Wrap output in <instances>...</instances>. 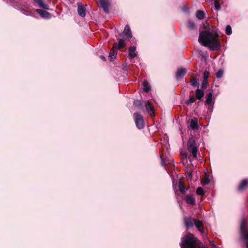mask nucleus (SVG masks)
<instances>
[{"label":"nucleus","mask_w":248,"mask_h":248,"mask_svg":"<svg viewBox=\"0 0 248 248\" xmlns=\"http://www.w3.org/2000/svg\"><path fill=\"white\" fill-rule=\"evenodd\" d=\"M248 186V181L247 180H243L238 186V190L242 191Z\"/></svg>","instance_id":"obj_19"},{"label":"nucleus","mask_w":248,"mask_h":248,"mask_svg":"<svg viewBox=\"0 0 248 248\" xmlns=\"http://www.w3.org/2000/svg\"><path fill=\"white\" fill-rule=\"evenodd\" d=\"M214 5H215V8L217 10H219V9H220V4L217 1H215V2H214Z\"/></svg>","instance_id":"obj_34"},{"label":"nucleus","mask_w":248,"mask_h":248,"mask_svg":"<svg viewBox=\"0 0 248 248\" xmlns=\"http://www.w3.org/2000/svg\"><path fill=\"white\" fill-rule=\"evenodd\" d=\"M118 43L116 44V47H121L124 46H125V42L124 40L122 39H118Z\"/></svg>","instance_id":"obj_24"},{"label":"nucleus","mask_w":248,"mask_h":248,"mask_svg":"<svg viewBox=\"0 0 248 248\" xmlns=\"http://www.w3.org/2000/svg\"><path fill=\"white\" fill-rule=\"evenodd\" d=\"M100 58L103 60L104 61H106V58L103 55H100Z\"/></svg>","instance_id":"obj_35"},{"label":"nucleus","mask_w":248,"mask_h":248,"mask_svg":"<svg viewBox=\"0 0 248 248\" xmlns=\"http://www.w3.org/2000/svg\"><path fill=\"white\" fill-rule=\"evenodd\" d=\"M145 107L147 110L150 113V115L151 116H154V109L152 107L151 104L149 102H147L146 104Z\"/></svg>","instance_id":"obj_21"},{"label":"nucleus","mask_w":248,"mask_h":248,"mask_svg":"<svg viewBox=\"0 0 248 248\" xmlns=\"http://www.w3.org/2000/svg\"><path fill=\"white\" fill-rule=\"evenodd\" d=\"M246 246H247V248H248V242L246 243Z\"/></svg>","instance_id":"obj_36"},{"label":"nucleus","mask_w":248,"mask_h":248,"mask_svg":"<svg viewBox=\"0 0 248 248\" xmlns=\"http://www.w3.org/2000/svg\"><path fill=\"white\" fill-rule=\"evenodd\" d=\"M196 97L198 100H202L204 95V91L202 89H197L195 91Z\"/></svg>","instance_id":"obj_13"},{"label":"nucleus","mask_w":248,"mask_h":248,"mask_svg":"<svg viewBox=\"0 0 248 248\" xmlns=\"http://www.w3.org/2000/svg\"><path fill=\"white\" fill-rule=\"evenodd\" d=\"M207 80H203L202 85V90H203L204 89H205L207 86Z\"/></svg>","instance_id":"obj_32"},{"label":"nucleus","mask_w":248,"mask_h":248,"mask_svg":"<svg viewBox=\"0 0 248 248\" xmlns=\"http://www.w3.org/2000/svg\"><path fill=\"white\" fill-rule=\"evenodd\" d=\"M121 36H125L128 38H131L132 37V34L128 25H126L124 29V31L120 34Z\"/></svg>","instance_id":"obj_6"},{"label":"nucleus","mask_w":248,"mask_h":248,"mask_svg":"<svg viewBox=\"0 0 248 248\" xmlns=\"http://www.w3.org/2000/svg\"><path fill=\"white\" fill-rule=\"evenodd\" d=\"M196 193L199 195H202L204 194L203 189L202 187H199L196 190Z\"/></svg>","instance_id":"obj_28"},{"label":"nucleus","mask_w":248,"mask_h":248,"mask_svg":"<svg viewBox=\"0 0 248 248\" xmlns=\"http://www.w3.org/2000/svg\"><path fill=\"white\" fill-rule=\"evenodd\" d=\"M242 236L246 241H248V228L246 220L243 218L240 225Z\"/></svg>","instance_id":"obj_3"},{"label":"nucleus","mask_w":248,"mask_h":248,"mask_svg":"<svg viewBox=\"0 0 248 248\" xmlns=\"http://www.w3.org/2000/svg\"><path fill=\"white\" fill-rule=\"evenodd\" d=\"M185 200L187 204L194 205L195 204L196 201L193 195L191 194L187 195L186 196Z\"/></svg>","instance_id":"obj_10"},{"label":"nucleus","mask_w":248,"mask_h":248,"mask_svg":"<svg viewBox=\"0 0 248 248\" xmlns=\"http://www.w3.org/2000/svg\"><path fill=\"white\" fill-rule=\"evenodd\" d=\"M223 74V71L221 69L219 70L216 73V77L217 78H220L222 77Z\"/></svg>","instance_id":"obj_30"},{"label":"nucleus","mask_w":248,"mask_h":248,"mask_svg":"<svg viewBox=\"0 0 248 248\" xmlns=\"http://www.w3.org/2000/svg\"><path fill=\"white\" fill-rule=\"evenodd\" d=\"M225 33L226 34L230 35L232 33V27L230 25H227L225 29Z\"/></svg>","instance_id":"obj_26"},{"label":"nucleus","mask_w":248,"mask_h":248,"mask_svg":"<svg viewBox=\"0 0 248 248\" xmlns=\"http://www.w3.org/2000/svg\"><path fill=\"white\" fill-rule=\"evenodd\" d=\"M198 41L202 45L208 47L211 50H215L220 46L217 37L214 36L208 31H201Z\"/></svg>","instance_id":"obj_1"},{"label":"nucleus","mask_w":248,"mask_h":248,"mask_svg":"<svg viewBox=\"0 0 248 248\" xmlns=\"http://www.w3.org/2000/svg\"><path fill=\"white\" fill-rule=\"evenodd\" d=\"M191 84L193 87H196L199 85V80L197 78H193L191 81Z\"/></svg>","instance_id":"obj_27"},{"label":"nucleus","mask_w":248,"mask_h":248,"mask_svg":"<svg viewBox=\"0 0 248 248\" xmlns=\"http://www.w3.org/2000/svg\"><path fill=\"white\" fill-rule=\"evenodd\" d=\"M116 43H115L113 45V47L111 49L109 54V57L110 61H112L116 57L117 54V49L116 47Z\"/></svg>","instance_id":"obj_8"},{"label":"nucleus","mask_w":248,"mask_h":248,"mask_svg":"<svg viewBox=\"0 0 248 248\" xmlns=\"http://www.w3.org/2000/svg\"><path fill=\"white\" fill-rule=\"evenodd\" d=\"M187 28L190 30H196V29H197L195 24L194 23V22H192L190 20H188V22H187Z\"/></svg>","instance_id":"obj_22"},{"label":"nucleus","mask_w":248,"mask_h":248,"mask_svg":"<svg viewBox=\"0 0 248 248\" xmlns=\"http://www.w3.org/2000/svg\"><path fill=\"white\" fill-rule=\"evenodd\" d=\"M206 104L207 105H211L212 103H213V95L212 93L211 92L208 93L206 96Z\"/></svg>","instance_id":"obj_18"},{"label":"nucleus","mask_w":248,"mask_h":248,"mask_svg":"<svg viewBox=\"0 0 248 248\" xmlns=\"http://www.w3.org/2000/svg\"><path fill=\"white\" fill-rule=\"evenodd\" d=\"M137 55L136 51V47L135 46H130L129 48L128 57L130 59H132Z\"/></svg>","instance_id":"obj_12"},{"label":"nucleus","mask_w":248,"mask_h":248,"mask_svg":"<svg viewBox=\"0 0 248 248\" xmlns=\"http://www.w3.org/2000/svg\"><path fill=\"white\" fill-rule=\"evenodd\" d=\"M186 73V70L184 68H181L177 70L176 73V78L177 79L183 77Z\"/></svg>","instance_id":"obj_14"},{"label":"nucleus","mask_w":248,"mask_h":248,"mask_svg":"<svg viewBox=\"0 0 248 248\" xmlns=\"http://www.w3.org/2000/svg\"><path fill=\"white\" fill-rule=\"evenodd\" d=\"M39 6L44 9L48 10V6L45 4L41 0H33Z\"/></svg>","instance_id":"obj_20"},{"label":"nucleus","mask_w":248,"mask_h":248,"mask_svg":"<svg viewBox=\"0 0 248 248\" xmlns=\"http://www.w3.org/2000/svg\"><path fill=\"white\" fill-rule=\"evenodd\" d=\"M134 104L138 107H140L142 105V103L140 100H136L134 101Z\"/></svg>","instance_id":"obj_33"},{"label":"nucleus","mask_w":248,"mask_h":248,"mask_svg":"<svg viewBox=\"0 0 248 248\" xmlns=\"http://www.w3.org/2000/svg\"><path fill=\"white\" fill-rule=\"evenodd\" d=\"M178 187L180 191L184 193L185 192V188L183 185V184L181 182H179V185H178Z\"/></svg>","instance_id":"obj_25"},{"label":"nucleus","mask_w":248,"mask_h":248,"mask_svg":"<svg viewBox=\"0 0 248 248\" xmlns=\"http://www.w3.org/2000/svg\"><path fill=\"white\" fill-rule=\"evenodd\" d=\"M196 101V98L194 97H190L188 100H186V103L189 105L190 103H194Z\"/></svg>","instance_id":"obj_29"},{"label":"nucleus","mask_w":248,"mask_h":248,"mask_svg":"<svg viewBox=\"0 0 248 248\" xmlns=\"http://www.w3.org/2000/svg\"><path fill=\"white\" fill-rule=\"evenodd\" d=\"M190 126L193 130H196L198 128V121L197 119H192L190 123Z\"/></svg>","instance_id":"obj_17"},{"label":"nucleus","mask_w":248,"mask_h":248,"mask_svg":"<svg viewBox=\"0 0 248 248\" xmlns=\"http://www.w3.org/2000/svg\"><path fill=\"white\" fill-rule=\"evenodd\" d=\"M78 12L79 16L85 17L86 15V9L81 4H79L78 7Z\"/></svg>","instance_id":"obj_9"},{"label":"nucleus","mask_w":248,"mask_h":248,"mask_svg":"<svg viewBox=\"0 0 248 248\" xmlns=\"http://www.w3.org/2000/svg\"><path fill=\"white\" fill-rule=\"evenodd\" d=\"M209 76V72L207 71H205L203 73V80H208Z\"/></svg>","instance_id":"obj_31"},{"label":"nucleus","mask_w":248,"mask_h":248,"mask_svg":"<svg viewBox=\"0 0 248 248\" xmlns=\"http://www.w3.org/2000/svg\"><path fill=\"white\" fill-rule=\"evenodd\" d=\"M194 224L196 228L198 229V231L201 233H203V231H202V222L199 220H196L195 219L194 220Z\"/></svg>","instance_id":"obj_16"},{"label":"nucleus","mask_w":248,"mask_h":248,"mask_svg":"<svg viewBox=\"0 0 248 248\" xmlns=\"http://www.w3.org/2000/svg\"><path fill=\"white\" fill-rule=\"evenodd\" d=\"M36 11L44 18H49L51 16V15L48 12L40 9H36Z\"/></svg>","instance_id":"obj_11"},{"label":"nucleus","mask_w":248,"mask_h":248,"mask_svg":"<svg viewBox=\"0 0 248 248\" xmlns=\"http://www.w3.org/2000/svg\"><path fill=\"white\" fill-rule=\"evenodd\" d=\"M99 3L104 11L106 13H108V7L110 4L109 1L108 0H99Z\"/></svg>","instance_id":"obj_5"},{"label":"nucleus","mask_w":248,"mask_h":248,"mask_svg":"<svg viewBox=\"0 0 248 248\" xmlns=\"http://www.w3.org/2000/svg\"><path fill=\"white\" fill-rule=\"evenodd\" d=\"M134 118L137 127L139 129H142L144 127V121L142 116L139 113L134 114Z\"/></svg>","instance_id":"obj_4"},{"label":"nucleus","mask_w":248,"mask_h":248,"mask_svg":"<svg viewBox=\"0 0 248 248\" xmlns=\"http://www.w3.org/2000/svg\"><path fill=\"white\" fill-rule=\"evenodd\" d=\"M195 219H193L190 217H185L184 218L185 225L186 229H189L193 227Z\"/></svg>","instance_id":"obj_7"},{"label":"nucleus","mask_w":248,"mask_h":248,"mask_svg":"<svg viewBox=\"0 0 248 248\" xmlns=\"http://www.w3.org/2000/svg\"><path fill=\"white\" fill-rule=\"evenodd\" d=\"M187 149L191 155L195 158L197 157V146L195 140L191 138L187 142Z\"/></svg>","instance_id":"obj_2"},{"label":"nucleus","mask_w":248,"mask_h":248,"mask_svg":"<svg viewBox=\"0 0 248 248\" xmlns=\"http://www.w3.org/2000/svg\"><path fill=\"white\" fill-rule=\"evenodd\" d=\"M196 17L199 19H202L204 17V13L203 11L198 10L196 14Z\"/></svg>","instance_id":"obj_23"},{"label":"nucleus","mask_w":248,"mask_h":248,"mask_svg":"<svg viewBox=\"0 0 248 248\" xmlns=\"http://www.w3.org/2000/svg\"><path fill=\"white\" fill-rule=\"evenodd\" d=\"M142 85L143 87V91L144 92H145L146 93H148L151 91V86L146 80H144L143 81Z\"/></svg>","instance_id":"obj_15"}]
</instances>
